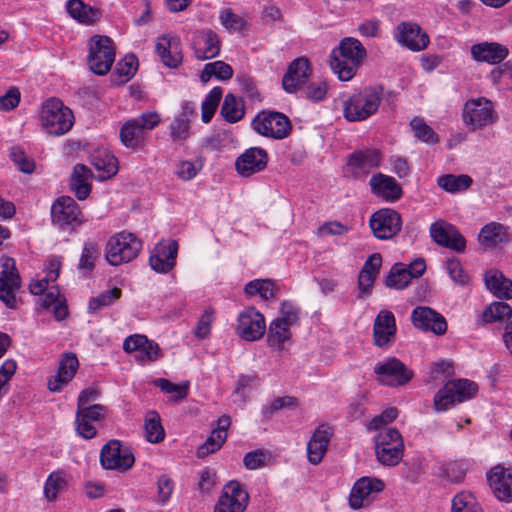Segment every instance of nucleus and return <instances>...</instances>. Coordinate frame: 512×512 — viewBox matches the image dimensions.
I'll return each instance as SVG.
<instances>
[{
  "mask_svg": "<svg viewBox=\"0 0 512 512\" xmlns=\"http://www.w3.org/2000/svg\"><path fill=\"white\" fill-rule=\"evenodd\" d=\"M371 193L388 203L398 201L403 195L401 185L394 177L376 173L369 180Z\"/></svg>",
  "mask_w": 512,
  "mask_h": 512,
  "instance_id": "25",
  "label": "nucleus"
},
{
  "mask_svg": "<svg viewBox=\"0 0 512 512\" xmlns=\"http://www.w3.org/2000/svg\"><path fill=\"white\" fill-rule=\"evenodd\" d=\"M91 164L97 171L96 178L104 181L118 172V160L110 152L99 150L91 155Z\"/></svg>",
  "mask_w": 512,
  "mask_h": 512,
  "instance_id": "35",
  "label": "nucleus"
},
{
  "mask_svg": "<svg viewBox=\"0 0 512 512\" xmlns=\"http://www.w3.org/2000/svg\"><path fill=\"white\" fill-rule=\"evenodd\" d=\"M161 116L156 111H146L127 120L120 129L121 143L127 148H136L146 139L147 132L158 126Z\"/></svg>",
  "mask_w": 512,
  "mask_h": 512,
  "instance_id": "4",
  "label": "nucleus"
},
{
  "mask_svg": "<svg viewBox=\"0 0 512 512\" xmlns=\"http://www.w3.org/2000/svg\"><path fill=\"white\" fill-rule=\"evenodd\" d=\"M369 224L376 238L387 240L401 230L402 220L396 210L383 208L372 214Z\"/></svg>",
  "mask_w": 512,
  "mask_h": 512,
  "instance_id": "14",
  "label": "nucleus"
},
{
  "mask_svg": "<svg viewBox=\"0 0 512 512\" xmlns=\"http://www.w3.org/2000/svg\"><path fill=\"white\" fill-rule=\"evenodd\" d=\"M366 54V49L358 39L344 38L339 46L332 50L331 69L340 81H349L356 75Z\"/></svg>",
  "mask_w": 512,
  "mask_h": 512,
  "instance_id": "1",
  "label": "nucleus"
},
{
  "mask_svg": "<svg viewBox=\"0 0 512 512\" xmlns=\"http://www.w3.org/2000/svg\"><path fill=\"white\" fill-rule=\"evenodd\" d=\"M21 287V278L12 258H5L0 272V300L10 309L17 307L15 292Z\"/></svg>",
  "mask_w": 512,
  "mask_h": 512,
  "instance_id": "13",
  "label": "nucleus"
},
{
  "mask_svg": "<svg viewBox=\"0 0 512 512\" xmlns=\"http://www.w3.org/2000/svg\"><path fill=\"white\" fill-rule=\"evenodd\" d=\"M272 461V455L269 451L266 450H256L247 453L243 462L247 469L255 470L264 466H267Z\"/></svg>",
  "mask_w": 512,
  "mask_h": 512,
  "instance_id": "55",
  "label": "nucleus"
},
{
  "mask_svg": "<svg viewBox=\"0 0 512 512\" xmlns=\"http://www.w3.org/2000/svg\"><path fill=\"white\" fill-rule=\"evenodd\" d=\"M40 121L42 128L50 135L61 136L71 130L74 115L70 108L57 98L46 100L41 108Z\"/></svg>",
  "mask_w": 512,
  "mask_h": 512,
  "instance_id": "3",
  "label": "nucleus"
},
{
  "mask_svg": "<svg viewBox=\"0 0 512 512\" xmlns=\"http://www.w3.org/2000/svg\"><path fill=\"white\" fill-rule=\"evenodd\" d=\"M281 316L276 318L288 326L297 324L299 320V308L290 301H284L280 308Z\"/></svg>",
  "mask_w": 512,
  "mask_h": 512,
  "instance_id": "59",
  "label": "nucleus"
},
{
  "mask_svg": "<svg viewBox=\"0 0 512 512\" xmlns=\"http://www.w3.org/2000/svg\"><path fill=\"white\" fill-rule=\"evenodd\" d=\"M226 440V435H221L214 430L211 432L207 440L198 447L196 455L198 458H205L207 455L219 450Z\"/></svg>",
  "mask_w": 512,
  "mask_h": 512,
  "instance_id": "56",
  "label": "nucleus"
},
{
  "mask_svg": "<svg viewBox=\"0 0 512 512\" xmlns=\"http://www.w3.org/2000/svg\"><path fill=\"white\" fill-rule=\"evenodd\" d=\"M268 164V153L259 147L246 149L235 160V169L241 177H250L263 171Z\"/></svg>",
  "mask_w": 512,
  "mask_h": 512,
  "instance_id": "20",
  "label": "nucleus"
},
{
  "mask_svg": "<svg viewBox=\"0 0 512 512\" xmlns=\"http://www.w3.org/2000/svg\"><path fill=\"white\" fill-rule=\"evenodd\" d=\"M154 385L161 389L162 392L171 394V399L174 402H179L185 399L189 391V382L182 384H174L165 378H158L154 380Z\"/></svg>",
  "mask_w": 512,
  "mask_h": 512,
  "instance_id": "48",
  "label": "nucleus"
},
{
  "mask_svg": "<svg viewBox=\"0 0 512 512\" xmlns=\"http://www.w3.org/2000/svg\"><path fill=\"white\" fill-rule=\"evenodd\" d=\"M396 41L407 49L419 52L429 44V36L415 22L403 21L396 26Z\"/></svg>",
  "mask_w": 512,
  "mask_h": 512,
  "instance_id": "19",
  "label": "nucleus"
},
{
  "mask_svg": "<svg viewBox=\"0 0 512 512\" xmlns=\"http://www.w3.org/2000/svg\"><path fill=\"white\" fill-rule=\"evenodd\" d=\"M437 184L449 193H457L468 189L472 184V178L466 174H446L438 177Z\"/></svg>",
  "mask_w": 512,
  "mask_h": 512,
  "instance_id": "44",
  "label": "nucleus"
},
{
  "mask_svg": "<svg viewBox=\"0 0 512 512\" xmlns=\"http://www.w3.org/2000/svg\"><path fill=\"white\" fill-rule=\"evenodd\" d=\"M493 84H498L503 80H508L512 83V62L507 61L495 67L489 75Z\"/></svg>",
  "mask_w": 512,
  "mask_h": 512,
  "instance_id": "64",
  "label": "nucleus"
},
{
  "mask_svg": "<svg viewBox=\"0 0 512 512\" xmlns=\"http://www.w3.org/2000/svg\"><path fill=\"white\" fill-rule=\"evenodd\" d=\"M216 472L209 467H205L199 473L198 490L201 494L206 495L211 492L216 484Z\"/></svg>",
  "mask_w": 512,
  "mask_h": 512,
  "instance_id": "61",
  "label": "nucleus"
},
{
  "mask_svg": "<svg viewBox=\"0 0 512 512\" xmlns=\"http://www.w3.org/2000/svg\"><path fill=\"white\" fill-rule=\"evenodd\" d=\"M375 450L378 461L386 466L397 465L403 456L404 444L399 431L388 428L380 432L375 440Z\"/></svg>",
  "mask_w": 512,
  "mask_h": 512,
  "instance_id": "9",
  "label": "nucleus"
},
{
  "mask_svg": "<svg viewBox=\"0 0 512 512\" xmlns=\"http://www.w3.org/2000/svg\"><path fill=\"white\" fill-rule=\"evenodd\" d=\"M382 153L375 148L357 150L349 155L347 168L355 179H362L380 166Z\"/></svg>",
  "mask_w": 512,
  "mask_h": 512,
  "instance_id": "17",
  "label": "nucleus"
},
{
  "mask_svg": "<svg viewBox=\"0 0 512 512\" xmlns=\"http://www.w3.org/2000/svg\"><path fill=\"white\" fill-rule=\"evenodd\" d=\"M506 230L499 223L485 225L479 233V242L488 248H493L506 240Z\"/></svg>",
  "mask_w": 512,
  "mask_h": 512,
  "instance_id": "42",
  "label": "nucleus"
},
{
  "mask_svg": "<svg viewBox=\"0 0 512 512\" xmlns=\"http://www.w3.org/2000/svg\"><path fill=\"white\" fill-rule=\"evenodd\" d=\"M9 157L17 168L26 174H31L35 170V162L28 157L24 150L19 146H13L9 149Z\"/></svg>",
  "mask_w": 512,
  "mask_h": 512,
  "instance_id": "54",
  "label": "nucleus"
},
{
  "mask_svg": "<svg viewBox=\"0 0 512 512\" xmlns=\"http://www.w3.org/2000/svg\"><path fill=\"white\" fill-rule=\"evenodd\" d=\"M253 129L260 135L273 139H284L291 132L289 118L276 111H262L252 121Z\"/></svg>",
  "mask_w": 512,
  "mask_h": 512,
  "instance_id": "10",
  "label": "nucleus"
},
{
  "mask_svg": "<svg viewBox=\"0 0 512 512\" xmlns=\"http://www.w3.org/2000/svg\"><path fill=\"white\" fill-rule=\"evenodd\" d=\"M291 337L290 326L274 319L269 326L267 344L269 347L280 350L282 345Z\"/></svg>",
  "mask_w": 512,
  "mask_h": 512,
  "instance_id": "43",
  "label": "nucleus"
},
{
  "mask_svg": "<svg viewBox=\"0 0 512 512\" xmlns=\"http://www.w3.org/2000/svg\"><path fill=\"white\" fill-rule=\"evenodd\" d=\"M212 76L216 77L219 80H229L233 76V69L229 64L223 61H215L212 63H208L205 65L201 73V80L203 82H206Z\"/></svg>",
  "mask_w": 512,
  "mask_h": 512,
  "instance_id": "46",
  "label": "nucleus"
},
{
  "mask_svg": "<svg viewBox=\"0 0 512 512\" xmlns=\"http://www.w3.org/2000/svg\"><path fill=\"white\" fill-rule=\"evenodd\" d=\"M512 308L505 302H493L483 312V320L487 323L502 321L510 318Z\"/></svg>",
  "mask_w": 512,
  "mask_h": 512,
  "instance_id": "52",
  "label": "nucleus"
},
{
  "mask_svg": "<svg viewBox=\"0 0 512 512\" xmlns=\"http://www.w3.org/2000/svg\"><path fill=\"white\" fill-rule=\"evenodd\" d=\"M311 67L307 58L300 57L291 62L287 72L282 78L283 89L288 93H295L306 83L311 75Z\"/></svg>",
  "mask_w": 512,
  "mask_h": 512,
  "instance_id": "28",
  "label": "nucleus"
},
{
  "mask_svg": "<svg viewBox=\"0 0 512 512\" xmlns=\"http://www.w3.org/2000/svg\"><path fill=\"white\" fill-rule=\"evenodd\" d=\"M396 321L392 312L382 310L378 313L373 325V338L377 347L388 348L396 336Z\"/></svg>",
  "mask_w": 512,
  "mask_h": 512,
  "instance_id": "26",
  "label": "nucleus"
},
{
  "mask_svg": "<svg viewBox=\"0 0 512 512\" xmlns=\"http://www.w3.org/2000/svg\"><path fill=\"white\" fill-rule=\"evenodd\" d=\"M332 434V428L324 424L313 432L307 444V457L311 464L317 465L322 461Z\"/></svg>",
  "mask_w": 512,
  "mask_h": 512,
  "instance_id": "32",
  "label": "nucleus"
},
{
  "mask_svg": "<svg viewBox=\"0 0 512 512\" xmlns=\"http://www.w3.org/2000/svg\"><path fill=\"white\" fill-rule=\"evenodd\" d=\"M411 321L415 328L443 335L447 330L445 318L427 306H417L411 313Z\"/></svg>",
  "mask_w": 512,
  "mask_h": 512,
  "instance_id": "21",
  "label": "nucleus"
},
{
  "mask_svg": "<svg viewBox=\"0 0 512 512\" xmlns=\"http://www.w3.org/2000/svg\"><path fill=\"white\" fill-rule=\"evenodd\" d=\"M463 122L473 130L494 124L498 115L494 104L486 97L468 99L462 111Z\"/></svg>",
  "mask_w": 512,
  "mask_h": 512,
  "instance_id": "8",
  "label": "nucleus"
},
{
  "mask_svg": "<svg viewBox=\"0 0 512 512\" xmlns=\"http://www.w3.org/2000/svg\"><path fill=\"white\" fill-rule=\"evenodd\" d=\"M383 489L384 483L380 479L362 477L352 487L349 504L353 509L362 508L371 502L373 494L379 493Z\"/></svg>",
  "mask_w": 512,
  "mask_h": 512,
  "instance_id": "23",
  "label": "nucleus"
},
{
  "mask_svg": "<svg viewBox=\"0 0 512 512\" xmlns=\"http://www.w3.org/2000/svg\"><path fill=\"white\" fill-rule=\"evenodd\" d=\"M122 295L121 289L115 287L111 290L103 291L98 296L93 297L89 301L88 309L91 312H97L103 307L110 306Z\"/></svg>",
  "mask_w": 512,
  "mask_h": 512,
  "instance_id": "53",
  "label": "nucleus"
},
{
  "mask_svg": "<svg viewBox=\"0 0 512 512\" xmlns=\"http://www.w3.org/2000/svg\"><path fill=\"white\" fill-rule=\"evenodd\" d=\"M192 47L197 59L208 60L218 56L221 43L214 31L206 29L194 33Z\"/></svg>",
  "mask_w": 512,
  "mask_h": 512,
  "instance_id": "27",
  "label": "nucleus"
},
{
  "mask_svg": "<svg viewBox=\"0 0 512 512\" xmlns=\"http://www.w3.org/2000/svg\"><path fill=\"white\" fill-rule=\"evenodd\" d=\"M487 481L498 500L512 501V474L507 469L502 466L493 467L487 473Z\"/></svg>",
  "mask_w": 512,
  "mask_h": 512,
  "instance_id": "30",
  "label": "nucleus"
},
{
  "mask_svg": "<svg viewBox=\"0 0 512 512\" xmlns=\"http://www.w3.org/2000/svg\"><path fill=\"white\" fill-rule=\"evenodd\" d=\"M97 255V246L91 242L85 243L78 263L80 270L91 271L94 268V260Z\"/></svg>",
  "mask_w": 512,
  "mask_h": 512,
  "instance_id": "60",
  "label": "nucleus"
},
{
  "mask_svg": "<svg viewBox=\"0 0 512 512\" xmlns=\"http://www.w3.org/2000/svg\"><path fill=\"white\" fill-rule=\"evenodd\" d=\"M137 58L134 55H127L117 64V73L119 76L124 77L123 82H127L134 76L137 70Z\"/></svg>",
  "mask_w": 512,
  "mask_h": 512,
  "instance_id": "63",
  "label": "nucleus"
},
{
  "mask_svg": "<svg viewBox=\"0 0 512 512\" xmlns=\"http://www.w3.org/2000/svg\"><path fill=\"white\" fill-rule=\"evenodd\" d=\"M471 55L477 62L500 64L509 55V49L497 42H481L471 46Z\"/></svg>",
  "mask_w": 512,
  "mask_h": 512,
  "instance_id": "33",
  "label": "nucleus"
},
{
  "mask_svg": "<svg viewBox=\"0 0 512 512\" xmlns=\"http://www.w3.org/2000/svg\"><path fill=\"white\" fill-rule=\"evenodd\" d=\"M265 330V318L255 308L249 307L238 315L236 332L240 338L256 341L264 335Z\"/></svg>",
  "mask_w": 512,
  "mask_h": 512,
  "instance_id": "18",
  "label": "nucleus"
},
{
  "mask_svg": "<svg viewBox=\"0 0 512 512\" xmlns=\"http://www.w3.org/2000/svg\"><path fill=\"white\" fill-rule=\"evenodd\" d=\"M145 436L150 443H159L165 437L164 429L161 425L160 416L156 411H150L145 418Z\"/></svg>",
  "mask_w": 512,
  "mask_h": 512,
  "instance_id": "45",
  "label": "nucleus"
},
{
  "mask_svg": "<svg viewBox=\"0 0 512 512\" xmlns=\"http://www.w3.org/2000/svg\"><path fill=\"white\" fill-rule=\"evenodd\" d=\"M79 214L77 203L69 196L59 197L51 207L52 221L62 229L76 223Z\"/></svg>",
  "mask_w": 512,
  "mask_h": 512,
  "instance_id": "29",
  "label": "nucleus"
},
{
  "mask_svg": "<svg viewBox=\"0 0 512 512\" xmlns=\"http://www.w3.org/2000/svg\"><path fill=\"white\" fill-rule=\"evenodd\" d=\"M134 462L130 448L123 447L119 440H110L101 449L100 463L104 469L126 471Z\"/></svg>",
  "mask_w": 512,
  "mask_h": 512,
  "instance_id": "12",
  "label": "nucleus"
},
{
  "mask_svg": "<svg viewBox=\"0 0 512 512\" xmlns=\"http://www.w3.org/2000/svg\"><path fill=\"white\" fill-rule=\"evenodd\" d=\"M245 292L249 295L259 294L264 300H269L275 297L274 283L268 279H256L250 281L245 286Z\"/></svg>",
  "mask_w": 512,
  "mask_h": 512,
  "instance_id": "50",
  "label": "nucleus"
},
{
  "mask_svg": "<svg viewBox=\"0 0 512 512\" xmlns=\"http://www.w3.org/2000/svg\"><path fill=\"white\" fill-rule=\"evenodd\" d=\"M477 392V385L466 379L448 381L434 396V410L444 412L453 407L456 403H461L472 398Z\"/></svg>",
  "mask_w": 512,
  "mask_h": 512,
  "instance_id": "5",
  "label": "nucleus"
},
{
  "mask_svg": "<svg viewBox=\"0 0 512 512\" xmlns=\"http://www.w3.org/2000/svg\"><path fill=\"white\" fill-rule=\"evenodd\" d=\"M91 177V170L84 164H76L74 166L70 179V188L75 193L77 199L85 200L89 196L91 192L89 180Z\"/></svg>",
  "mask_w": 512,
  "mask_h": 512,
  "instance_id": "36",
  "label": "nucleus"
},
{
  "mask_svg": "<svg viewBox=\"0 0 512 512\" xmlns=\"http://www.w3.org/2000/svg\"><path fill=\"white\" fill-rule=\"evenodd\" d=\"M220 114L228 123H236L244 117V102L232 93H229L224 98Z\"/></svg>",
  "mask_w": 512,
  "mask_h": 512,
  "instance_id": "40",
  "label": "nucleus"
},
{
  "mask_svg": "<svg viewBox=\"0 0 512 512\" xmlns=\"http://www.w3.org/2000/svg\"><path fill=\"white\" fill-rule=\"evenodd\" d=\"M221 24L233 31H241L244 28L245 21L239 15L233 13L230 9H225L220 13Z\"/></svg>",
  "mask_w": 512,
  "mask_h": 512,
  "instance_id": "62",
  "label": "nucleus"
},
{
  "mask_svg": "<svg viewBox=\"0 0 512 512\" xmlns=\"http://www.w3.org/2000/svg\"><path fill=\"white\" fill-rule=\"evenodd\" d=\"M156 52L162 63L169 68H177L182 63L181 41L177 36L159 37L156 42Z\"/></svg>",
  "mask_w": 512,
  "mask_h": 512,
  "instance_id": "31",
  "label": "nucleus"
},
{
  "mask_svg": "<svg viewBox=\"0 0 512 512\" xmlns=\"http://www.w3.org/2000/svg\"><path fill=\"white\" fill-rule=\"evenodd\" d=\"M169 129L170 137L174 142H184L190 136V122L183 117L176 116Z\"/></svg>",
  "mask_w": 512,
  "mask_h": 512,
  "instance_id": "57",
  "label": "nucleus"
},
{
  "mask_svg": "<svg viewBox=\"0 0 512 512\" xmlns=\"http://www.w3.org/2000/svg\"><path fill=\"white\" fill-rule=\"evenodd\" d=\"M414 137L427 145H436L440 142L438 134L430 127L422 117L415 116L409 123Z\"/></svg>",
  "mask_w": 512,
  "mask_h": 512,
  "instance_id": "41",
  "label": "nucleus"
},
{
  "mask_svg": "<svg viewBox=\"0 0 512 512\" xmlns=\"http://www.w3.org/2000/svg\"><path fill=\"white\" fill-rule=\"evenodd\" d=\"M411 280L408 269L399 264H395L386 277L385 283L388 287L403 289L408 286Z\"/></svg>",
  "mask_w": 512,
  "mask_h": 512,
  "instance_id": "51",
  "label": "nucleus"
},
{
  "mask_svg": "<svg viewBox=\"0 0 512 512\" xmlns=\"http://www.w3.org/2000/svg\"><path fill=\"white\" fill-rule=\"evenodd\" d=\"M248 502V492L240 483L231 481L223 488L213 512H244Z\"/></svg>",
  "mask_w": 512,
  "mask_h": 512,
  "instance_id": "15",
  "label": "nucleus"
},
{
  "mask_svg": "<svg viewBox=\"0 0 512 512\" xmlns=\"http://www.w3.org/2000/svg\"><path fill=\"white\" fill-rule=\"evenodd\" d=\"M115 61V46L107 36L95 35L89 40L87 62L90 70L97 75L107 74Z\"/></svg>",
  "mask_w": 512,
  "mask_h": 512,
  "instance_id": "7",
  "label": "nucleus"
},
{
  "mask_svg": "<svg viewBox=\"0 0 512 512\" xmlns=\"http://www.w3.org/2000/svg\"><path fill=\"white\" fill-rule=\"evenodd\" d=\"M79 363L75 354L65 353L59 363L57 374L48 381V389L59 392L76 374Z\"/></svg>",
  "mask_w": 512,
  "mask_h": 512,
  "instance_id": "34",
  "label": "nucleus"
},
{
  "mask_svg": "<svg viewBox=\"0 0 512 512\" xmlns=\"http://www.w3.org/2000/svg\"><path fill=\"white\" fill-rule=\"evenodd\" d=\"M381 101L380 90L374 87H365L353 93L344 102L343 115L350 122L364 121L377 112Z\"/></svg>",
  "mask_w": 512,
  "mask_h": 512,
  "instance_id": "2",
  "label": "nucleus"
},
{
  "mask_svg": "<svg viewBox=\"0 0 512 512\" xmlns=\"http://www.w3.org/2000/svg\"><path fill=\"white\" fill-rule=\"evenodd\" d=\"M67 488L68 475L62 470L53 471L45 481L43 494L47 501L53 502L58 494L65 492Z\"/></svg>",
  "mask_w": 512,
  "mask_h": 512,
  "instance_id": "38",
  "label": "nucleus"
},
{
  "mask_svg": "<svg viewBox=\"0 0 512 512\" xmlns=\"http://www.w3.org/2000/svg\"><path fill=\"white\" fill-rule=\"evenodd\" d=\"M177 252L176 240L158 243L149 258L151 268L158 273H168L176 264Z\"/></svg>",
  "mask_w": 512,
  "mask_h": 512,
  "instance_id": "24",
  "label": "nucleus"
},
{
  "mask_svg": "<svg viewBox=\"0 0 512 512\" xmlns=\"http://www.w3.org/2000/svg\"><path fill=\"white\" fill-rule=\"evenodd\" d=\"M123 350L126 353L137 352L142 362H154L162 357L159 345L142 334L128 336L123 342Z\"/></svg>",
  "mask_w": 512,
  "mask_h": 512,
  "instance_id": "22",
  "label": "nucleus"
},
{
  "mask_svg": "<svg viewBox=\"0 0 512 512\" xmlns=\"http://www.w3.org/2000/svg\"><path fill=\"white\" fill-rule=\"evenodd\" d=\"M451 512H483L476 498L467 491L456 494L452 499Z\"/></svg>",
  "mask_w": 512,
  "mask_h": 512,
  "instance_id": "47",
  "label": "nucleus"
},
{
  "mask_svg": "<svg viewBox=\"0 0 512 512\" xmlns=\"http://www.w3.org/2000/svg\"><path fill=\"white\" fill-rule=\"evenodd\" d=\"M430 236L438 245L463 253L466 249V240L459 230L452 224L438 220L430 226Z\"/></svg>",
  "mask_w": 512,
  "mask_h": 512,
  "instance_id": "16",
  "label": "nucleus"
},
{
  "mask_svg": "<svg viewBox=\"0 0 512 512\" xmlns=\"http://www.w3.org/2000/svg\"><path fill=\"white\" fill-rule=\"evenodd\" d=\"M380 384L390 387L403 386L413 377V371L395 357H389L374 366Z\"/></svg>",
  "mask_w": 512,
  "mask_h": 512,
  "instance_id": "11",
  "label": "nucleus"
},
{
  "mask_svg": "<svg viewBox=\"0 0 512 512\" xmlns=\"http://www.w3.org/2000/svg\"><path fill=\"white\" fill-rule=\"evenodd\" d=\"M141 247V241L134 234L120 232L108 240L106 259L113 266L130 262L137 257Z\"/></svg>",
  "mask_w": 512,
  "mask_h": 512,
  "instance_id": "6",
  "label": "nucleus"
},
{
  "mask_svg": "<svg viewBox=\"0 0 512 512\" xmlns=\"http://www.w3.org/2000/svg\"><path fill=\"white\" fill-rule=\"evenodd\" d=\"M215 311L212 308H207L200 316L197 325L195 327V336L199 339H205L211 332V325L215 319Z\"/></svg>",
  "mask_w": 512,
  "mask_h": 512,
  "instance_id": "58",
  "label": "nucleus"
},
{
  "mask_svg": "<svg viewBox=\"0 0 512 512\" xmlns=\"http://www.w3.org/2000/svg\"><path fill=\"white\" fill-rule=\"evenodd\" d=\"M67 10L72 18L83 24H93L100 16L99 10L84 4L81 0H69Z\"/></svg>",
  "mask_w": 512,
  "mask_h": 512,
  "instance_id": "39",
  "label": "nucleus"
},
{
  "mask_svg": "<svg viewBox=\"0 0 512 512\" xmlns=\"http://www.w3.org/2000/svg\"><path fill=\"white\" fill-rule=\"evenodd\" d=\"M222 92L221 87H214L203 100L201 118L204 123L210 122L213 118L222 98Z\"/></svg>",
  "mask_w": 512,
  "mask_h": 512,
  "instance_id": "49",
  "label": "nucleus"
},
{
  "mask_svg": "<svg viewBox=\"0 0 512 512\" xmlns=\"http://www.w3.org/2000/svg\"><path fill=\"white\" fill-rule=\"evenodd\" d=\"M485 285L495 296L499 298L510 299L512 297V281L496 269H491L485 273Z\"/></svg>",
  "mask_w": 512,
  "mask_h": 512,
  "instance_id": "37",
  "label": "nucleus"
}]
</instances>
